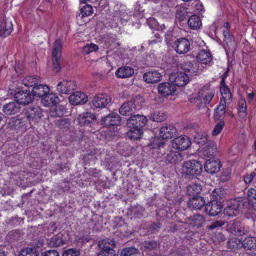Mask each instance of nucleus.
Segmentation results:
<instances>
[{
	"label": "nucleus",
	"instance_id": "nucleus-1",
	"mask_svg": "<svg viewBox=\"0 0 256 256\" xmlns=\"http://www.w3.org/2000/svg\"><path fill=\"white\" fill-rule=\"evenodd\" d=\"M148 122L146 116L136 114L131 116L127 120V126L130 130L127 132V136L130 139L137 140L140 138L143 134L142 128Z\"/></svg>",
	"mask_w": 256,
	"mask_h": 256
},
{
	"label": "nucleus",
	"instance_id": "nucleus-2",
	"mask_svg": "<svg viewBox=\"0 0 256 256\" xmlns=\"http://www.w3.org/2000/svg\"><path fill=\"white\" fill-rule=\"evenodd\" d=\"M194 141L198 144L202 146L206 144L202 151V154L204 156L211 157L214 156L217 152V146L214 142H208V136L206 134H198L195 136Z\"/></svg>",
	"mask_w": 256,
	"mask_h": 256
},
{
	"label": "nucleus",
	"instance_id": "nucleus-3",
	"mask_svg": "<svg viewBox=\"0 0 256 256\" xmlns=\"http://www.w3.org/2000/svg\"><path fill=\"white\" fill-rule=\"evenodd\" d=\"M246 202L242 198L232 199L228 202L227 206L224 209L225 214L229 216H237L242 209L246 208Z\"/></svg>",
	"mask_w": 256,
	"mask_h": 256
},
{
	"label": "nucleus",
	"instance_id": "nucleus-4",
	"mask_svg": "<svg viewBox=\"0 0 256 256\" xmlns=\"http://www.w3.org/2000/svg\"><path fill=\"white\" fill-rule=\"evenodd\" d=\"M202 170V166L200 162L190 160L182 164V174L185 176H196L200 174Z\"/></svg>",
	"mask_w": 256,
	"mask_h": 256
},
{
	"label": "nucleus",
	"instance_id": "nucleus-5",
	"mask_svg": "<svg viewBox=\"0 0 256 256\" xmlns=\"http://www.w3.org/2000/svg\"><path fill=\"white\" fill-rule=\"evenodd\" d=\"M62 44L59 39L55 40L52 48V57L54 70L59 72L61 70L60 61L62 55Z\"/></svg>",
	"mask_w": 256,
	"mask_h": 256
},
{
	"label": "nucleus",
	"instance_id": "nucleus-6",
	"mask_svg": "<svg viewBox=\"0 0 256 256\" xmlns=\"http://www.w3.org/2000/svg\"><path fill=\"white\" fill-rule=\"evenodd\" d=\"M115 245V242L112 240L104 239L100 242L98 246L102 250L98 256H115L116 252L113 249Z\"/></svg>",
	"mask_w": 256,
	"mask_h": 256
},
{
	"label": "nucleus",
	"instance_id": "nucleus-7",
	"mask_svg": "<svg viewBox=\"0 0 256 256\" xmlns=\"http://www.w3.org/2000/svg\"><path fill=\"white\" fill-rule=\"evenodd\" d=\"M76 82L74 80H64L56 84V90L61 94H69L76 89Z\"/></svg>",
	"mask_w": 256,
	"mask_h": 256
},
{
	"label": "nucleus",
	"instance_id": "nucleus-8",
	"mask_svg": "<svg viewBox=\"0 0 256 256\" xmlns=\"http://www.w3.org/2000/svg\"><path fill=\"white\" fill-rule=\"evenodd\" d=\"M170 80L171 82L178 86H182L186 84L190 80V76L185 72H178L172 73L170 76Z\"/></svg>",
	"mask_w": 256,
	"mask_h": 256
},
{
	"label": "nucleus",
	"instance_id": "nucleus-9",
	"mask_svg": "<svg viewBox=\"0 0 256 256\" xmlns=\"http://www.w3.org/2000/svg\"><path fill=\"white\" fill-rule=\"evenodd\" d=\"M191 144L190 140L187 136H179L172 142V146L176 150H184L187 149Z\"/></svg>",
	"mask_w": 256,
	"mask_h": 256
},
{
	"label": "nucleus",
	"instance_id": "nucleus-10",
	"mask_svg": "<svg viewBox=\"0 0 256 256\" xmlns=\"http://www.w3.org/2000/svg\"><path fill=\"white\" fill-rule=\"evenodd\" d=\"M158 93L164 97L174 94L176 91V86L170 82H162L158 86Z\"/></svg>",
	"mask_w": 256,
	"mask_h": 256
},
{
	"label": "nucleus",
	"instance_id": "nucleus-11",
	"mask_svg": "<svg viewBox=\"0 0 256 256\" xmlns=\"http://www.w3.org/2000/svg\"><path fill=\"white\" fill-rule=\"evenodd\" d=\"M112 102L110 96L106 94H99L92 100V106L96 108H104Z\"/></svg>",
	"mask_w": 256,
	"mask_h": 256
},
{
	"label": "nucleus",
	"instance_id": "nucleus-12",
	"mask_svg": "<svg viewBox=\"0 0 256 256\" xmlns=\"http://www.w3.org/2000/svg\"><path fill=\"white\" fill-rule=\"evenodd\" d=\"M172 47L177 53L184 54L190 49V42L186 38H180L174 42Z\"/></svg>",
	"mask_w": 256,
	"mask_h": 256
},
{
	"label": "nucleus",
	"instance_id": "nucleus-13",
	"mask_svg": "<svg viewBox=\"0 0 256 256\" xmlns=\"http://www.w3.org/2000/svg\"><path fill=\"white\" fill-rule=\"evenodd\" d=\"M14 99L19 104L26 105L32 101L34 96L30 92L22 90L18 91L14 94Z\"/></svg>",
	"mask_w": 256,
	"mask_h": 256
},
{
	"label": "nucleus",
	"instance_id": "nucleus-14",
	"mask_svg": "<svg viewBox=\"0 0 256 256\" xmlns=\"http://www.w3.org/2000/svg\"><path fill=\"white\" fill-rule=\"evenodd\" d=\"M215 94V90L213 88L206 85L199 90V96H202L203 102L208 104L212 100Z\"/></svg>",
	"mask_w": 256,
	"mask_h": 256
},
{
	"label": "nucleus",
	"instance_id": "nucleus-15",
	"mask_svg": "<svg viewBox=\"0 0 256 256\" xmlns=\"http://www.w3.org/2000/svg\"><path fill=\"white\" fill-rule=\"evenodd\" d=\"M24 115L29 121L36 122L42 117V110L38 106L29 107L26 110Z\"/></svg>",
	"mask_w": 256,
	"mask_h": 256
},
{
	"label": "nucleus",
	"instance_id": "nucleus-16",
	"mask_svg": "<svg viewBox=\"0 0 256 256\" xmlns=\"http://www.w3.org/2000/svg\"><path fill=\"white\" fill-rule=\"evenodd\" d=\"M68 100L72 104L79 105L86 103L88 98L87 96L84 93L77 91L70 94Z\"/></svg>",
	"mask_w": 256,
	"mask_h": 256
},
{
	"label": "nucleus",
	"instance_id": "nucleus-17",
	"mask_svg": "<svg viewBox=\"0 0 256 256\" xmlns=\"http://www.w3.org/2000/svg\"><path fill=\"white\" fill-rule=\"evenodd\" d=\"M12 30V21L0 17V36L6 37L11 33Z\"/></svg>",
	"mask_w": 256,
	"mask_h": 256
},
{
	"label": "nucleus",
	"instance_id": "nucleus-18",
	"mask_svg": "<svg viewBox=\"0 0 256 256\" xmlns=\"http://www.w3.org/2000/svg\"><path fill=\"white\" fill-rule=\"evenodd\" d=\"M220 162L213 158L208 160L204 164L205 170L212 174L218 172L220 170Z\"/></svg>",
	"mask_w": 256,
	"mask_h": 256
},
{
	"label": "nucleus",
	"instance_id": "nucleus-19",
	"mask_svg": "<svg viewBox=\"0 0 256 256\" xmlns=\"http://www.w3.org/2000/svg\"><path fill=\"white\" fill-rule=\"evenodd\" d=\"M20 106L16 102H10L3 106L2 110L4 114L14 115L20 112Z\"/></svg>",
	"mask_w": 256,
	"mask_h": 256
},
{
	"label": "nucleus",
	"instance_id": "nucleus-20",
	"mask_svg": "<svg viewBox=\"0 0 256 256\" xmlns=\"http://www.w3.org/2000/svg\"><path fill=\"white\" fill-rule=\"evenodd\" d=\"M176 132L175 127L172 124H168L160 128L159 135L163 139H170L175 134Z\"/></svg>",
	"mask_w": 256,
	"mask_h": 256
},
{
	"label": "nucleus",
	"instance_id": "nucleus-21",
	"mask_svg": "<svg viewBox=\"0 0 256 256\" xmlns=\"http://www.w3.org/2000/svg\"><path fill=\"white\" fill-rule=\"evenodd\" d=\"M222 205L218 202H209L206 204L205 212L208 215L215 216L222 210Z\"/></svg>",
	"mask_w": 256,
	"mask_h": 256
},
{
	"label": "nucleus",
	"instance_id": "nucleus-22",
	"mask_svg": "<svg viewBox=\"0 0 256 256\" xmlns=\"http://www.w3.org/2000/svg\"><path fill=\"white\" fill-rule=\"evenodd\" d=\"M101 121L106 126H117L120 122V116L118 114L111 113L103 117Z\"/></svg>",
	"mask_w": 256,
	"mask_h": 256
},
{
	"label": "nucleus",
	"instance_id": "nucleus-23",
	"mask_svg": "<svg viewBox=\"0 0 256 256\" xmlns=\"http://www.w3.org/2000/svg\"><path fill=\"white\" fill-rule=\"evenodd\" d=\"M204 198L200 196H194L188 201V206L192 210H200L205 204Z\"/></svg>",
	"mask_w": 256,
	"mask_h": 256
},
{
	"label": "nucleus",
	"instance_id": "nucleus-24",
	"mask_svg": "<svg viewBox=\"0 0 256 256\" xmlns=\"http://www.w3.org/2000/svg\"><path fill=\"white\" fill-rule=\"evenodd\" d=\"M162 76L157 70L150 71L146 72L143 76L144 80L149 84H154L160 81Z\"/></svg>",
	"mask_w": 256,
	"mask_h": 256
},
{
	"label": "nucleus",
	"instance_id": "nucleus-25",
	"mask_svg": "<svg viewBox=\"0 0 256 256\" xmlns=\"http://www.w3.org/2000/svg\"><path fill=\"white\" fill-rule=\"evenodd\" d=\"M60 102V98L56 94L48 93L41 99V102L45 106H52Z\"/></svg>",
	"mask_w": 256,
	"mask_h": 256
},
{
	"label": "nucleus",
	"instance_id": "nucleus-26",
	"mask_svg": "<svg viewBox=\"0 0 256 256\" xmlns=\"http://www.w3.org/2000/svg\"><path fill=\"white\" fill-rule=\"evenodd\" d=\"M230 231L234 235L241 236L248 234V228L242 226L239 222H234L230 228Z\"/></svg>",
	"mask_w": 256,
	"mask_h": 256
},
{
	"label": "nucleus",
	"instance_id": "nucleus-27",
	"mask_svg": "<svg viewBox=\"0 0 256 256\" xmlns=\"http://www.w3.org/2000/svg\"><path fill=\"white\" fill-rule=\"evenodd\" d=\"M136 110V106L131 101L124 102L119 109L120 113L123 116L132 115L134 113Z\"/></svg>",
	"mask_w": 256,
	"mask_h": 256
},
{
	"label": "nucleus",
	"instance_id": "nucleus-28",
	"mask_svg": "<svg viewBox=\"0 0 256 256\" xmlns=\"http://www.w3.org/2000/svg\"><path fill=\"white\" fill-rule=\"evenodd\" d=\"M95 119L96 116L94 114L88 112L80 114L77 120L80 125L87 126L92 122Z\"/></svg>",
	"mask_w": 256,
	"mask_h": 256
},
{
	"label": "nucleus",
	"instance_id": "nucleus-29",
	"mask_svg": "<svg viewBox=\"0 0 256 256\" xmlns=\"http://www.w3.org/2000/svg\"><path fill=\"white\" fill-rule=\"evenodd\" d=\"M188 222L192 226L199 228L204 224L206 219L202 215L196 214L188 217Z\"/></svg>",
	"mask_w": 256,
	"mask_h": 256
},
{
	"label": "nucleus",
	"instance_id": "nucleus-30",
	"mask_svg": "<svg viewBox=\"0 0 256 256\" xmlns=\"http://www.w3.org/2000/svg\"><path fill=\"white\" fill-rule=\"evenodd\" d=\"M93 12V8L90 4H85L82 6L80 10V13L77 16L76 19L78 22L80 24H82L84 22V20L82 19L90 16Z\"/></svg>",
	"mask_w": 256,
	"mask_h": 256
},
{
	"label": "nucleus",
	"instance_id": "nucleus-31",
	"mask_svg": "<svg viewBox=\"0 0 256 256\" xmlns=\"http://www.w3.org/2000/svg\"><path fill=\"white\" fill-rule=\"evenodd\" d=\"M50 92V88L46 85L36 84L32 89L33 96H37L42 98Z\"/></svg>",
	"mask_w": 256,
	"mask_h": 256
},
{
	"label": "nucleus",
	"instance_id": "nucleus-32",
	"mask_svg": "<svg viewBox=\"0 0 256 256\" xmlns=\"http://www.w3.org/2000/svg\"><path fill=\"white\" fill-rule=\"evenodd\" d=\"M134 74V70L130 66H124L118 68L116 72V75L119 78H128Z\"/></svg>",
	"mask_w": 256,
	"mask_h": 256
},
{
	"label": "nucleus",
	"instance_id": "nucleus-33",
	"mask_svg": "<svg viewBox=\"0 0 256 256\" xmlns=\"http://www.w3.org/2000/svg\"><path fill=\"white\" fill-rule=\"evenodd\" d=\"M226 102L223 100H220V104L214 110V119L215 120H222L226 114Z\"/></svg>",
	"mask_w": 256,
	"mask_h": 256
},
{
	"label": "nucleus",
	"instance_id": "nucleus-34",
	"mask_svg": "<svg viewBox=\"0 0 256 256\" xmlns=\"http://www.w3.org/2000/svg\"><path fill=\"white\" fill-rule=\"evenodd\" d=\"M182 68L189 76L196 75L198 70V66L196 62H186L182 64Z\"/></svg>",
	"mask_w": 256,
	"mask_h": 256
},
{
	"label": "nucleus",
	"instance_id": "nucleus-35",
	"mask_svg": "<svg viewBox=\"0 0 256 256\" xmlns=\"http://www.w3.org/2000/svg\"><path fill=\"white\" fill-rule=\"evenodd\" d=\"M242 246L246 250H254L256 248V237L248 236L242 241Z\"/></svg>",
	"mask_w": 256,
	"mask_h": 256
},
{
	"label": "nucleus",
	"instance_id": "nucleus-36",
	"mask_svg": "<svg viewBox=\"0 0 256 256\" xmlns=\"http://www.w3.org/2000/svg\"><path fill=\"white\" fill-rule=\"evenodd\" d=\"M224 41L230 50H234L236 48V42L230 34L229 29L223 30Z\"/></svg>",
	"mask_w": 256,
	"mask_h": 256
},
{
	"label": "nucleus",
	"instance_id": "nucleus-37",
	"mask_svg": "<svg viewBox=\"0 0 256 256\" xmlns=\"http://www.w3.org/2000/svg\"><path fill=\"white\" fill-rule=\"evenodd\" d=\"M166 158V161L168 162L175 164L181 161L182 156L179 152L170 150L169 153L168 154Z\"/></svg>",
	"mask_w": 256,
	"mask_h": 256
},
{
	"label": "nucleus",
	"instance_id": "nucleus-38",
	"mask_svg": "<svg viewBox=\"0 0 256 256\" xmlns=\"http://www.w3.org/2000/svg\"><path fill=\"white\" fill-rule=\"evenodd\" d=\"M198 60L204 64H206L212 60L210 54L206 50H200L197 55Z\"/></svg>",
	"mask_w": 256,
	"mask_h": 256
},
{
	"label": "nucleus",
	"instance_id": "nucleus-39",
	"mask_svg": "<svg viewBox=\"0 0 256 256\" xmlns=\"http://www.w3.org/2000/svg\"><path fill=\"white\" fill-rule=\"evenodd\" d=\"M188 25L191 28L196 30L202 25L200 18L196 15H192L188 20Z\"/></svg>",
	"mask_w": 256,
	"mask_h": 256
},
{
	"label": "nucleus",
	"instance_id": "nucleus-40",
	"mask_svg": "<svg viewBox=\"0 0 256 256\" xmlns=\"http://www.w3.org/2000/svg\"><path fill=\"white\" fill-rule=\"evenodd\" d=\"M66 112V108L62 106L58 105L52 108L50 111V115L51 116H62Z\"/></svg>",
	"mask_w": 256,
	"mask_h": 256
},
{
	"label": "nucleus",
	"instance_id": "nucleus-41",
	"mask_svg": "<svg viewBox=\"0 0 256 256\" xmlns=\"http://www.w3.org/2000/svg\"><path fill=\"white\" fill-rule=\"evenodd\" d=\"M202 186L197 183H192L187 186V193L189 195H194L200 192Z\"/></svg>",
	"mask_w": 256,
	"mask_h": 256
},
{
	"label": "nucleus",
	"instance_id": "nucleus-42",
	"mask_svg": "<svg viewBox=\"0 0 256 256\" xmlns=\"http://www.w3.org/2000/svg\"><path fill=\"white\" fill-rule=\"evenodd\" d=\"M247 199L248 204L254 208H256V190L254 188H250L248 190Z\"/></svg>",
	"mask_w": 256,
	"mask_h": 256
},
{
	"label": "nucleus",
	"instance_id": "nucleus-43",
	"mask_svg": "<svg viewBox=\"0 0 256 256\" xmlns=\"http://www.w3.org/2000/svg\"><path fill=\"white\" fill-rule=\"evenodd\" d=\"M40 81V78L36 76H30L22 80V84L26 86H34Z\"/></svg>",
	"mask_w": 256,
	"mask_h": 256
},
{
	"label": "nucleus",
	"instance_id": "nucleus-44",
	"mask_svg": "<svg viewBox=\"0 0 256 256\" xmlns=\"http://www.w3.org/2000/svg\"><path fill=\"white\" fill-rule=\"evenodd\" d=\"M242 246V241L236 238H232L228 242V247L232 250H238Z\"/></svg>",
	"mask_w": 256,
	"mask_h": 256
},
{
	"label": "nucleus",
	"instance_id": "nucleus-45",
	"mask_svg": "<svg viewBox=\"0 0 256 256\" xmlns=\"http://www.w3.org/2000/svg\"><path fill=\"white\" fill-rule=\"evenodd\" d=\"M220 91L222 97L220 100H223L226 102V100H229L232 98V94L229 88L226 85L220 86Z\"/></svg>",
	"mask_w": 256,
	"mask_h": 256
},
{
	"label": "nucleus",
	"instance_id": "nucleus-46",
	"mask_svg": "<svg viewBox=\"0 0 256 256\" xmlns=\"http://www.w3.org/2000/svg\"><path fill=\"white\" fill-rule=\"evenodd\" d=\"M18 256H39V253L36 248H26L20 251Z\"/></svg>",
	"mask_w": 256,
	"mask_h": 256
},
{
	"label": "nucleus",
	"instance_id": "nucleus-47",
	"mask_svg": "<svg viewBox=\"0 0 256 256\" xmlns=\"http://www.w3.org/2000/svg\"><path fill=\"white\" fill-rule=\"evenodd\" d=\"M63 244L64 241L60 235H56L53 236L50 240L48 242L49 246L51 247H57Z\"/></svg>",
	"mask_w": 256,
	"mask_h": 256
},
{
	"label": "nucleus",
	"instance_id": "nucleus-48",
	"mask_svg": "<svg viewBox=\"0 0 256 256\" xmlns=\"http://www.w3.org/2000/svg\"><path fill=\"white\" fill-rule=\"evenodd\" d=\"M150 118L154 122H162L165 120L166 116L161 112H155L150 114Z\"/></svg>",
	"mask_w": 256,
	"mask_h": 256
},
{
	"label": "nucleus",
	"instance_id": "nucleus-49",
	"mask_svg": "<svg viewBox=\"0 0 256 256\" xmlns=\"http://www.w3.org/2000/svg\"><path fill=\"white\" fill-rule=\"evenodd\" d=\"M225 223V221L222 220L212 221L210 224L206 226V228L210 230H218L224 226Z\"/></svg>",
	"mask_w": 256,
	"mask_h": 256
},
{
	"label": "nucleus",
	"instance_id": "nucleus-50",
	"mask_svg": "<svg viewBox=\"0 0 256 256\" xmlns=\"http://www.w3.org/2000/svg\"><path fill=\"white\" fill-rule=\"evenodd\" d=\"M226 192L222 188L214 189L212 194V197L216 200H218L225 196Z\"/></svg>",
	"mask_w": 256,
	"mask_h": 256
},
{
	"label": "nucleus",
	"instance_id": "nucleus-51",
	"mask_svg": "<svg viewBox=\"0 0 256 256\" xmlns=\"http://www.w3.org/2000/svg\"><path fill=\"white\" fill-rule=\"evenodd\" d=\"M137 250L134 248H124L121 252V256H136Z\"/></svg>",
	"mask_w": 256,
	"mask_h": 256
},
{
	"label": "nucleus",
	"instance_id": "nucleus-52",
	"mask_svg": "<svg viewBox=\"0 0 256 256\" xmlns=\"http://www.w3.org/2000/svg\"><path fill=\"white\" fill-rule=\"evenodd\" d=\"M238 112L240 116L244 117L246 115V104L244 99L241 98L238 102Z\"/></svg>",
	"mask_w": 256,
	"mask_h": 256
},
{
	"label": "nucleus",
	"instance_id": "nucleus-53",
	"mask_svg": "<svg viewBox=\"0 0 256 256\" xmlns=\"http://www.w3.org/2000/svg\"><path fill=\"white\" fill-rule=\"evenodd\" d=\"M98 50V46L94 44H90L83 48V52L86 54H88L93 52H96Z\"/></svg>",
	"mask_w": 256,
	"mask_h": 256
},
{
	"label": "nucleus",
	"instance_id": "nucleus-54",
	"mask_svg": "<svg viewBox=\"0 0 256 256\" xmlns=\"http://www.w3.org/2000/svg\"><path fill=\"white\" fill-rule=\"evenodd\" d=\"M224 126V122L223 120H220L214 127L212 132L213 136H217L221 132Z\"/></svg>",
	"mask_w": 256,
	"mask_h": 256
},
{
	"label": "nucleus",
	"instance_id": "nucleus-55",
	"mask_svg": "<svg viewBox=\"0 0 256 256\" xmlns=\"http://www.w3.org/2000/svg\"><path fill=\"white\" fill-rule=\"evenodd\" d=\"M56 125L60 128H68L70 126V121L68 118H60L58 120Z\"/></svg>",
	"mask_w": 256,
	"mask_h": 256
},
{
	"label": "nucleus",
	"instance_id": "nucleus-56",
	"mask_svg": "<svg viewBox=\"0 0 256 256\" xmlns=\"http://www.w3.org/2000/svg\"><path fill=\"white\" fill-rule=\"evenodd\" d=\"M12 127H13L14 129H18L22 126V120L20 118H12L9 122Z\"/></svg>",
	"mask_w": 256,
	"mask_h": 256
},
{
	"label": "nucleus",
	"instance_id": "nucleus-57",
	"mask_svg": "<svg viewBox=\"0 0 256 256\" xmlns=\"http://www.w3.org/2000/svg\"><path fill=\"white\" fill-rule=\"evenodd\" d=\"M62 256H80V252L76 248H70L63 253Z\"/></svg>",
	"mask_w": 256,
	"mask_h": 256
},
{
	"label": "nucleus",
	"instance_id": "nucleus-58",
	"mask_svg": "<svg viewBox=\"0 0 256 256\" xmlns=\"http://www.w3.org/2000/svg\"><path fill=\"white\" fill-rule=\"evenodd\" d=\"M187 14L186 10L184 8H180L177 10L176 16L179 18L181 20L186 18V16Z\"/></svg>",
	"mask_w": 256,
	"mask_h": 256
},
{
	"label": "nucleus",
	"instance_id": "nucleus-59",
	"mask_svg": "<svg viewBox=\"0 0 256 256\" xmlns=\"http://www.w3.org/2000/svg\"><path fill=\"white\" fill-rule=\"evenodd\" d=\"M202 96H199V92H198V96H196L192 97L190 98V101L192 103H194L199 105L200 104H202Z\"/></svg>",
	"mask_w": 256,
	"mask_h": 256
},
{
	"label": "nucleus",
	"instance_id": "nucleus-60",
	"mask_svg": "<svg viewBox=\"0 0 256 256\" xmlns=\"http://www.w3.org/2000/svg\"><path fill=\"white\" fill-rule=\"evenodd\" d=\"M41 256H60V255L58 252L55 250H49L42 252Z\"/></svg>",
	"mask_w": 256,
	"mask_h": 256
},
{
	"label": "nucleus",
	"instance_id": "nucleus-61",
	"mask_svg": "<svg viewBox=\"0 0 256 256\" xmlns=\"http://www.w3.org/2000/svg\"><path fill=\"white\" fill-rule=\"evenodd\" d=\"M256 174L254 172H251L248 174H246L244 177V181L246 184H250L254 178V176H256Z\"/></svg>",
	"mask_w": 256,
	"mask_h": 256
},
{
	"label": "nucleus",
	"instance_id": "nucleus-62",
	"mask_svg": "<svg viewBox=\"0 0 256 256\" xmlns=\"http://www.w3.org/2000/svg\"><path fill=\"white\" fill-rule=\"evenodd\" d=\"M157 242L154 241L150 242H149L146 243L145 245L146 248L150 250L155 248L157 247Z\"/></svg>",
	"mask_w": 256,
	"mask_h": 256
},
{
	"label": "nucleus",
	"instance_id": "nucleus-63",
	"mask_svg": "<svg viewBox=\"0 0 256 256\" xmlns=\"http://www.w3.org/2000/svg\"><path fill=\"white\" fill-rule=\"evenodd\" d=\"M96 6L100 8H104L108 4L107 0H95Z\"/></svg>",
	"mask_w": 256,
	"mask_h": 256
},
{
	"label": "nucleus",
	"instance_id": "nucleus-64",
	"mask_svg": "<svg viewBox=\"0 0 256 256\" xmlns=\"http://www.w3.org/2000/svg\"><path fill=\"white\" fill-rule=\"evenodd\" d=\"M172 33L171 30H168L165 34L166 40L167 42H170L172 40Z\"/></svg>",
	"mask_w": 256,
	"mask_h": 256
}]
</instances>
